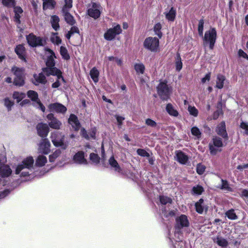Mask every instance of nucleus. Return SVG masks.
Wrapping results in <instances>:
<instances>
[{"label": "nucleus", "instance_id": "nucleus-1", "mask_svg": "<svg viewBox=\"0 0 248 248\" xmlns=\"http://www.w3.org/2000/svg\"><path fill=\"white\" fill-rule=\"evenodd\" d=\"M34 162L32 156H29L24 158L21 162L15 164L13 168L16 175L20 177H26L30 175Z\"/></svg>", "mask_w": 248, "mask_h": 248}, {"label": "nucleus", "instance_id": "nucleus-2", "mask_svg": "<svg viewBox=\"0 0 248 248\" xmlns=\"http://www.w3.org/2000/svg\"><path fill=\"white\" fill-rule=\"evenodd\" d=\"M50 139L55 146L60 147L63 150L66 149L70 144L69 141L65 140L64 135L59 131L51 133Z\"/></svg>", "mask_w": 248, "mask_h": 248}, {"label": "nucleus", "instance_id": "nucleus-3", "mask_svg": "<svg viewBox=\"0 0 248 248\" xmlns=\"http://www.w3.org/2000/svg\"><path fill=\"white\" fill-rule=\"evenodd\" d=\"M176 231L174 233L175 240L179 241L182 239V235L180 229L189 226V223L187 217L185 215H181L176 218Z\"/></svg>", "mask_w": 248, "mask_h": 248}, {"label": "nucleus", "instance_id": "nucleus-4", "mask_svg": "<svg viewBox=\"0 0 248 248\" xmlns=\"http://www.w3.org/2000/svg\"><path fill=\"white\" fill-rule=\"evenodd\" d=\"M43 71L47 76L53 75L57 76V80L52 84V88H58L61 85L62 82H65L62 75V72L56 68H44Z\"/></svg>", "mask_w": 248, "mask_h": 248}, {"label": "nucleus", "instance_id": "nucleus-5", "mask_svg": "<svg viewBox=\"0 0 248 248\" xmlns=\"http://www.w3.org/2000/svg\"><path fill=\"white\" fill-rule=\"evenodd\" d=\"M217 39V31L215 28H210L206 31L204 34V41L205 44H209V47L212 49Z\"/></svg>", "mask_w": 248, "mask_h": 248}, {"label": "nucleus", "instance_id": "nucleus-6", "mask_svg": "<svg viewBox=\"0 0 248 248\" xmlns=\"http://www.w3.org/2000/svg\"><path fill=\"white\" fill-rule=\"evenodd\" d=\"M122 32V29L119 24H114L113 27L108 29L104 33V38L108 41L113 40L117 35Z\"/></svg>", "mask_w": 248, "mask_h": 248}, {"label": "nucleus", "instance_id": "nucleus-7", "mask_svg": "<svg viewBox=\"0 0 248 248\" xmlns=\"http://www.w3.org/2000/svg\"><path fill=\"white\" fill-rule=\"evenodd\" d=\"M157 93L162 100H167L170 96L171 89L167 84V82H161L157 87Z\"/></svg>", "mask_w": 248, "mask_h": 248}, {"label": "nucleus", "instance_id": "nucleus-8", "mask_svg": "<svg viewBox=\"0 0 248 248\" xmlns=\"http://www.w3.org/2000/svg\"><path fill=\"white\" fill-rule=\"evenodd\" d=\"M159 43V39L156 37H149L144 40L143 46L151 51L156 52L158 49Z\"/></svg>", "mask_w": 248, "mask_h": 248}, {"label": "nucleus", "instance_id": "nucleus-9", "mask_svg": "<svg viewBox=\"0 0 248 248\" xmlns=\"http://www.w3.org/2000/svg\"><path fill=\"white\" fill-rule=\"evenodd\" d=\"M15 76L14 83L16 86H22L24 84V69L21 68L14 67L12 69Z\"/></svg>", "mask_w": 248, "mask_h": 248}, {"label": "nucleus", "instance_id": "nucleus-10", "mask_svg": "<svg viewBox=\"0 0 248 248\" xmlns=\"http://www.w3.org/2000/svg\"><path fill=\"white\" fill-rule=\"evenodd\" d=\"M27 95L33 101V105L35 107L40 109L43 112L45 111L46 108L39 99L38 94L36 92L32 90L29 91Z\"/></svg>", "mask_w": 248, "mask_h": 248}, {"label": "nucleus", "instance_id": "nucleus-11", "mask_svg": "<svg viewBox=\"0 0 248 248\" xmlns=\"http://www.w3.org/2000/svg\"><path fill=\"white\" fill-rule=\"evenodd\" d=\"M28 44L31 46H43L46 43V40L43 38L36 37L33 34H30L27 36Z\"/></svg>", "mask_w": 248, "mask_h": 248}, {"label": "nucleus", "instance_id": "nucleus-12", "mask_svg": "<svg viewBox=\"0 0 248 248\" xmlns=\"http://www.w3.org/2000/svg\"><path fill=\"white\" fill-rule=\"evenodd\" d=\"M46 118L48 121V126L52 129H60L62 126V123L55 117L54 114L50 113L47 115Z\"/></svg>", "mask_w": 248, "mask_h": 248}, {"label": "nucleus", "instance_id": "nucleus-13", "mask_svg": "<svg viewBox=\"0 0 248 248\" xmlns=\"http://www.w3.org/2000/svg\"><path fill=\"white\" fill-rule=\"evenodd\" d=\"M47 108L50 112L64 114L67 110L66 107L59 103L50 104Z\"/></svg>", "mask_w": 248, "mask_h": 248}, {"label": "nucleus", "instance_id": "nucleus-14", "mask_svg": "<svg viewBox=\"0 0 248 248\" xmlns=\"http://www.w3.org/2000/svg\"><path fill=\"white\" fill-rule=\"evenodd\" d=\"M99 8L100 6L99 4L94 2L92 3L88 7V15L94 19L97 18L100 15Z\"/></svg>", "mask_w": 248, "mask_h": 248}, {"label": "nucleus", "instance_id": "nucleus-15", "mask_svg": "<svg viewBox=\"0 0 248 248\" xmlns=\"http://www.w3.org/2000/svg\"><path fill=\"white\" fill-rule=\"evenodd\" d=\"M50 143L47 139H42L38 146V152L40 153L47 155L50 151Z\"/></svg>", "mask_w": 248, "mask_h": 248}, {"label": "nucleus", "instance_id": "nucleus-16", "mask_svg": "<svg viewBox=\"0 0 248 248\" xmlns=\"http://www.w3.org/2000/svg\"><path fill=\"white\" fill-rule=\"evenodd\" d=\"M38 135L42 138L46 137L49 131L48 125L46 124L40 123L36 126Z\"/></svg>", "mask_w": 248, "mask_h": 248}, {"label": "nucleus", "instance_id": "nucleus-17", "mask_svg": "<svg viewBox=\"0 0 248 248\" xmlns=\"http://www.w3.org/2000/svg\"><path fill=\"white\" fill-rule=\"evenodd\" d=\"M46 54L47 57L46 62V65L47 67L46 68H55L54 67V58H56V57L53 51L50 49L47 48L46 49Z\"/></svg>", "mask_w": 248, "mask_h": 248}, {"label": "nucleus", "instance_id": "nucleus-18", "mask_svg": "<svg viewBox=\"0 0 248 248\" xmlns=\"http://www.w3.org/2000/svg\"><path fill=\"white\" fill-rule=\"evenodd\" d=\"M68 122L75 131H78L80 129V124L78 117L75 114H72L70 115Z\"/></svg>", "mask_w": 248, "mask_h": 248}, {"label": "nucleus", "instance_id": "nucleus-19", "mask_svg": "<svg viewBox=\"0 0 248 248\" xmlns=\"http://www.w3.org/2000/svg\"><path fill=\"white\" fill-rule=\"evenodd\" d=\"M175 159L180 164L185 165L188 161V156L181 151L175 152Z\"/></svg>", "mask_w": 248, "mask_h": 248}, {"label": "nucleus", "instance_id": "nucleus-20", "mask_svg": "<svg viewBox=\"0 0 248 248\" xmlns=\"http://www.w3.org/2000/svg\"><path fill=\"white\" fill-rule=\"evenodd\" d=\"M12 170L8 165H3L0 167V181L2 179L7 178L12 173Z\"/></svg>", "mask_w": 248, "mask_h": 248}, {"label": "nucleus", "instance_id": "nucleus-21", "mask_svg": "<svg viewBox=\"0 0 248 248\" xmlns=\"http://www.w3.org/2000/svg\"><path fill=\"white\" fill-rule=\"evenodd\" d=\"M213 141L214 145V146L212 145H210V152L212 155H215L217 151L216 150L215 147H221L223 145V143L222 140L220 138L215 137L213 139Z\"/></svg>", "mask_w": 248, "mask_h": 248}, {"label": "nucleus", "instance_id": "nucleus-22", "mask_svg": "<svg viewBox=\"0 0 248 248\" xmlns=\"http://www.w3.org/2000/svg\"><path fill=\"white\" fill-rule=\"evenodd\" d=\"M73 160L76 163L87 164V161L85 158L84 153L82 151L77 153L73 157Z\"/></svg>", "mask_w": 248, "mask_h": 248}, {"label": "nucleus", "instance_id": "nucleus-23", "mask_svg": "<svg viewBox=\"0 0 248 248\" xmlns=\"http://www.w3.org/2000/svg\"><path fill=\"white\" fill-rule=\"evenodd\" d=\"M216 131L218 135L221 136L223 138L227 139L228 135L226 130V126L224 122H221L217 126Z\"/></svg>", "mask_w": 248, "mask_h": 248}, {"label": "nucleus", "instance_id": "nucleus-24", "mask_svg": "<svg viewBox=\"0 0 248 248\" xmlns=\"http://www.w3.org/2000/svg\"><path fill=\"white\" fill-rule=\"evenodd\" d=\"M15 52L20 59L26 62V51L25 47L23 45H19L17 46L15 48Z\"/></svg>", "mask_w": 248, "mask_h": 248}, {"label": "nucleus", "instance_id": "nucleus-25", "mask_svg": "<svg viewBox=\"0 0 248 248\" xmlns=\"http://www.w3.org/2000/svg\"><path fill=\"white\" fill-rule=\"evenodd\" d=\"M33 83L35 85L39 84H45L46 82V77L42 73L34 74L33 76Z\"/></svg>", "mask_w": 248, "mask_h": 248}, {"label": "nucleus", "instance_id": "nucleus-26", "mask_svg": "<svg viewBox=\"0 0 248 248\" xmlns=\"http://www.w3.org/2000/svg\"><path fill=\"white\" fill-rule=\"evenodd\" d=\"M109 164L112 168H113L115 171L121 172L122 169L118 164L117 161L114 159L113 156H111L108 160Z\"/></svg>", "mask_w": 248, "mask_h": 248}, {"label": "nucleus", "instance_id": "nucleus-27", "mask_svg": "<svg viewBox=\"0 0 248 248\" xmlns=\"http://www.w3.org/2000/svg\"><path fill=\"white\" fill-rule=\"evenodd\" d=\"M166 109L167 112L170 116L177 117L179 115L178 111L175 109V107L170 103L167 105Z\"/></svg>", "mask_w": 248, "mask_h": 248}, {"label": "nucleus", "instance_id": "nucleus-28", "mask_svg": "<svg viewBox=\"0 0 248 248\" xmlns=\"http://www.w3.org/2000/svg\"><path fill=\"white\" fill-rule=\"evenodd\" d=\"M59 21L60 19L58 16L54 15L51 16L50 22L51 26L55 31L59 29Z\"/></svg>", "mask_w": 248, "mask_h": 248}, {"label": "nucleus", "instance_id": "nucleus-29", "mask_svg": "<svg viewBox=\"0 0 248 248\" xmlns=\"http://www.w3.org/2000/svg\"><path fill=\"white\" fill-rule=\"evenodd\" d=\"M214 241L219 246L222 248L226 247L228 245L227 240L221 236H217V238L214 239Z\"/></svg>", "mask_w": 248, "mask_h": 248}, {"label": "nucleus", "instance_id": "nucleus-30", "mask_svg": "<svg viewBox=\"0 0 248 248\" xmlns=\"http://www.w3.org/2000/svg\"><path fill=\"white\" fill-rule=\"evenodd\" d=\"M225 77L220 74L217 76L216 87L218 89H222L223 87Z\"/></svg>", "mask_w": 248, "mask_h": 248}, {"label": "nucleus", "instance_id": "nucleus-31", "mask_svg": "<svg viewBox=\"0 0 248 248\" xmlns=\"http://www.w3.org/2000/svg\"><path fill=\"white\" fill-rule=\"evenodd\" d=\"M176 14V10L172 7L168 12H166V17L168 20L172 21L175 18Z\"/></svg>", "mask_w": 248, "mask_h": 248}, {"label": "nucleus", "instance_id": "nucleus-32", "mask_svg": "<svg viewBox=\"0 0 248 248\" xmlns=\"http://www.w3.org/2000/svg\"><path fill=\"white\" fill-rule=\"evenodd\" d=\"M47 162L46 157L43 155H39L36 160L35 164L37 166L42 167L45 165Z\"/></svg>", "mask_w": 248, "mask_h": 248}, {"label": "nucleus", "instance_id": "nucleus-33", "mask_svg": "<svg viewBox=\"0 0 248 248\" xmlns=\"http://www.w3.org/2000/svg\"><path fill=\"white\" fill-rule=\"evenodd\" d=\"M99 74V72L95 67H93L90 71L91 77L95 83L98 81Z\"/></svg>", "mask_w": 248, "mask_h": 248}, {"label": "nucleus", "instance_id": "nucleus-34", "mask_svg": "<svg viewBox=\"0 0 248 248\" xmlns=\"http://www.w3.org/2000/svg\"><path fill=\"white\" fill-rule=\"evenodd\" d=\"M26 96V94L22 92H14L13 94V98L16 100L17 103L20 102Z\"/></svg>", "mask_w": 248, "mask_h": 248}, {"label": "nucleus", "instance_id": "nucleus-35", "mask_svg": "<svg viewBox=\"0 0 248 248\" xmlns=\"http://www.w3.org/2000/svg\"><path fill=\"white\" fill-rule=\"evenodd\" d=\"M14 12L15 13V21L17 23H20V14H21L23 12L22 9L20 7H15L14 8Z\"/></svg>", "mask_w": 248, "mask_h": 248}, {"label": "nucleus", "instance_id": "nucleus-36", "mask_svg": "<svg viewBox=\"0 0 248 248\" xmlns=\"http://www.w3.org/2000/svg\"><path fill=\"white\" fill-rule=\"evenodd\" d=\"M43 0V9H52L55 4L53 0Z\"/></svg>", "mask_w": 248, "mask_h": 248}, {"label": "nucleus", "instance_id": "nucleus-37", "mask_svg": "<svg viewBox=\"0 0 248 248\" xmlns=\"http://www.w3.org/2000/svg\"><path fill=\"white\" fill-rule=\"evenodd\" d=\"M64 14V18L67 23L71 25L75 24V21L73 17L69 13V12H63Z\"/></svg>", "mask_w": 248, "mask_h": 248}, {"label": "nucleus", "instance_id": "nucleus-38", "mask_svg": "<svg viewBox=\"0 0 248 248\" xmlns=\"http://www.w3.org/2000/svg\"><path fill=\"white\" fill-rule=\"evenodd\" d=\"M135 69L138 74H143L145 70V66L142 63H137L134 65Z\"/></svg>", "mask_w": 248, "mask_h": 248}, {"label": "nucleus", "instance_id": "nucleus-39", "mask_svg": "<svg viewBox=\"0 0 248 248\" xmlns=\"http://www.w3.org/2000/svg\"><path fill=\"white\" fill-rule=\"evenodd\" d=\"M51 42L57 45L60 44L62 40L58 36L57 33H52L50 37Z\"/></svg>", "mask_w": 248, "mask_h": 248}, {"label": "nucleus", "instance_id": "nucleus-40", "mask_svg": "<svg viewBox=\"0 0 248 248\" xmlns=\"http://www.w3.org/2000/svg\"><path fill=\"white\" fill-rule=\"evenodd\" d=\"M72 7V0H64V5L62 8L63 12H69Z\"/></svg>", "mask_w": 248, "mask_h": 248}, {"label": "nucleus", "instance_id": "nucleus-41", "mask_svg": "<svg viewBox=\"0 0 248 248\" xmlns=\"http://www.w3.org/2000/svg\"><path fill=\"white\" fill-rule=\"evenodd\" d=\"M203 202V200L202 199H200L199 201V202H196L195 203V207H196V211L197 212H198L200 214L202 213L203 210H204V207L202 205Z\"/></svg>", "mask_w": 248, "mask_h": 248}, {"label": "nucleus", "instance_id": "nucleus-42", "mask_svg": "<svg viewBox=\"0 0 248 248\" xmlns=\"http://www.w3.org/2000/svg\"><path fill=\"white\" fill-rule=\"evenodd\" d=\"M4 105L7 108L8 111L11 110L12 107L14 105V102L9 98L6 97L3 99Z\"/></svg>", "mask_w": 248, "mask_h": 248}, {"label": "nucleus", "instance_id": "nucleus-43", "mask_svg": "<svg viewBox=\"0 0 248 248\" xmlns=\"http://www.w3.org/2000/svg\"><path fill=\"white\" fill-rule=\"evenodd\" d=\"M60 53L61 56H62V58H63L65 60H69L70 58V56L69 54L68 53V51L67 49L63 46H62L60 48Z\"/></svg>", "mask_w": 248, "mask_h": 248}, {"label": "nucleus", "instance_id": "nucleus-44", "mask_svg": "<svg viewBox=\"0 0 248 248\" xmlns=\"http://www.w3.org/2000/svg\"><path fill=\"white\" fill-rule=\"evenodd\" d=\"M162 28V25L160 23H157L154 26V30L155 34L157 35L160 38L162 36V33L160 31Z\"/></svg>", "mask_w": 248, "mask_h": 248}, {"label": "nucleus", "instance_id": "nucleus-45", "mask_svg": "<svg viewBox=\"0 0 248 248\" xmlns=\"http://www.w3.org/2000/svg\"><path fill=\"white\" fill-rule=\"evenodd\" d=\"M177 211V209L171 210L168 211L164 210L163 212V213L165 217L167 218H170L175 216Z\"/></svg>", "mask_w": 248, "mask_h": 248}, {"label": "nucleus", "instance_id": "nucleus-46", "mask_svg": "<svg viewBox=\"0 0 248 248\" xmlns=\"http://www.w3.org/2000/svg\"><path fill=\"white\" fill-rule=\"evenodd\" d=\"M90 159L92 163L97 164L100 162V157L99 156L94 153H91L90 155Z\"/></svg>", "mask_w": 248, "mask_h": 248}, {"label": "nucleus", "instance_id": "nucleus-47", "mask_svg": "<svg viewBox=\"0 0 248 248\" xmlns=\"http://www.w3.org/2000/svg\"><path fill=\"white\" fill-rule=\"evenodd\" d=\"M61 154V151L59 149L56 150L52 154L49 155V161L51 162L55 161L56 159Z\"/></svg>", "mask_w": 248, "mask_h": 248}, {"label": "nucleus", "instance_id": "nucleus-48", "mask_svg": "<svg viewBox=\"0 0 248 248\" xmlns=\"http://www.w3.org/2000/svg\"><path fill=\"white\" fill-rule=\"evenodd\" d=\"M225 215L230 219L234 220L237 218V217L233 209H231L227 211L225 213Z\"/></svg>", "mask_w": 248, "mask_h": 248}, {"label": "nucleus", "instance_id": "nucleus-49", "mask_svg": "<svg viewBox=\"0 0 248 248\" xmlns=\"http://www.w3.org/2000/svg\"><path fill=\"white\" fill-rule=\"evenodd\" d=\"M182 62L181 61L180 56L179 54H178L177 56L175 62V66L176 70L178 71H180L182 68Z\"/></svg>", "mask_w": 248, "mask_h": 248}, {"label": "nucleus", "instance_id": "nucleus-50", "mask_svg": "<svg viewBox=\"0 0 248 248\" xmlns=\"http://www.w3.org/2000/svg\"><path fill=\"white\" fill-rule=\"evenodd\" d=\"M107 60L108 61H112L116 62L118 65H121L122 64V61L117 57H114L113 56H108L105 58V61H107Z\"/></svg>", "mask_w": 248, "mask_h": 248}, {"label": "nucleus", "instance_id": "nucleus-51", "mask_svg": "<svg viewBox=\"0 0 248 248\" xmlns=\"http://www.w3.org/2000/svg\"><path fill=\"white\" fill-rule=\"evenodd\" d=\"M221 188L223 190L232 191V188L229 186L228 182L223 179L221 180Z\"/></svg>", "mask_w": 248, "mask_h": 248}, {"label": "nucleus", "instance_id": "nucleus-52", "mask_svg": "<svg viewBox=\"0 0 248 248\" xmlns=\"http://www.w3.org/2000/svg\"><path fill=\"white\" fill-rule=\"evenodd\" d=\"M192 134L195 136L197 139H199L201 137V133L199 129L196 127H193L191 130Z\"/></svg>", "mask_w": 248, "mask_h": 248}, {"label": "nucleus", "instance_id": "nucleus-53", "mask_svg": "<svg viewBox=\"0 0 248 248\" xmlns=\"http://www.w3.org/2000/svg\"><path fill=\"white\" fill-rule=\"evenodd\" d=\"M188 110L190 115L194 117L198 116V110L195 107L189 106L188 108Z\"/></svg>", "mask_w": 248, "mask_h": 248}, {"label": "nucleus", "instance_id": "nucleus-54", "mask_svg": "<svg viewBox=\"0 0 248 248\" xmlns=\"http://www.w3.org/2000/svg\"><path fill=\"white\" fill-rule=\"evenodd\" d=\"M203 188L200 186H194L192 189L193 193L197 195H200L203 192Z\"/></svg>", "mask_w": 248, "mask_h": 248}, {"label": "nucleus", "instance_id": "nucleus-55", "mask_svg": "<svg viewBox=\"0 0 248 248\" xmlns=\"http://www.w3.org/2000/svg\"><path fill=\"white\" fill-rule=\"evenodd\" d=\"M160 201L162 204H166L167 203H170L172 200L168 197L162 196L160 197Z\"/></svg>", "mask_w": 248, "mask_h": 248}, {"label": "nucleus", "instance_id": "nucleus-56", "mask_svg": "<svg viewBox=\"0 0 248 248\" xmlns=\"http://www.w3.org/2000/svg\"><path fill=\"white\" fill-rule=\"evenodd\" d=\"M203 25L204 21L202 19H201L199 22L198 24V32L200 36H203Z\"/></svg>", "mask_w": 248, "mask_h": 248}, {"label": "nucleus", "instance_id": "nucleus-57", "mask_svg": "<svg viewBox=\"0 0 248 248\" xmlns=\"http://www.w3.org/2000/svg\"><path fill=\"white\" fill-rule=\"evenodd\" d=\"M2 3L3 5L7 7H11L14 6V0H2Z\"/></svg>", "mask_w": 248, "mask_h": 248}, {"label": "nucleus", "instance_id": "nucleus-58", "mask_svg": "<svg viewBox=\"0 0 248 248\" xmlns=\"http://www.w3.org/2000/svg\"><path fill=\"white\" fill-rule=\"evenodd\" d=\"M205 170V167L204 165L201 164H198L197 166V172L199 174L203 173Z\"/></svg>", "mask_w": 248, "mask_h": 248}, {"label": "nucleus", "instance_id": "nucleus-59", "mask_svg": "<svg viewBox=\"0 0 248 248\" xmlns=\"http://www.w3.org/2000/svg\"><path fill=\"white\" fill-rule=\"evenodd\" d=\"M145 124L149 126L155 127L156 126V123L155 121L151 119H147L145 121Z\"/></svg>", "mask_w": 248, "mask_h": 248}, {"label": "nucleus", "instance_id": "nucleus-60", "mask_svg": "<svg viewBox=\"0 0 248 248\" xmlns=\"http://www.w3.org/2000/svg\"><path fill=\"white\" fill-rule=\"evenodd\" d=\"M137 154L142 156H149V154L143 149H139L137 150Z\"/></svg>", "mask_w": 248, "mask_h": 248}, {"label": "nucleus", "instance_id": "nucleus-61", "mask_svg": "<svg viewBox=\"0 0 248 248\" xmlns=\"http://www.w3.org/2000/svg\"><path fill=\"white\" fill-rule=\"evenodd\" d=\"M240 127L245 130V134L248 135V123L242 122L240 124Z\"/></svg>", "mask_w": 248, "mask_h": 248}, {"label": "nucleus", "instance_id": "nucleus-62", "mask_svg": "<svg viewBox=\"0 0 248 248\" xmlns=\"http://www.w3.org/2000/svg\"><path fill=\"white\" fill-rule=\"evenodd\" d=\"M115 117L117 120L118 126L120 127L123 124V121L124 120V118L118 115H116Z\"/></svg>", "mask_w": 248, "mask_h": 248}, {"label": "nucleus", "instance_id": "nucleus-63", "mask_svg": "<svg viewBox=\"0 0 248 248\" xmlns=\"http://www.w3.org/2000/svg\"><path fill=\"white\" fill-rule=\"evenodd\" d=\"M238 54L240 57H242L243 58L248 60V54L246 52H245L243 50L239 49L238 52Z\"/></svg>", "mask_w": 248, "mask_h": 248}, {"label": "nucleus", "instance_id": "nucleus-64", "mask_svg": "<svg viewBox=\"0 0 248 248\" xmlns=\"http://www.w3.org/2000/svg\"><path fill=\"white\" fill-rule=\"evenodd\" d=\"M211 74L210 73L206 74L205 77L202 78L201 81L202 83H205L207 81H209L210 79Z\"/></svg>", "mask_w": 248, "mask_h": 248}]
</instances>
